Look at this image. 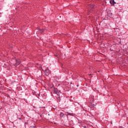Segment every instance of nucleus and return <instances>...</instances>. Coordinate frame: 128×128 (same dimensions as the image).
Here are the masks:
<instances>
[{
	"instance_id": "nucleus-1",
	"label": "nucleus",
	"mask_w": 128,
	"mask_h": 128,
	"mask_svg": "<svg viewBox=\"0 0 128 128\" xmlns=\"http://www.w3.org/2000/svg\"><path fill=\"white\" fill-rule=\"evenodd\" d=\"M53 90H54V94H58V96H60V92H58V88H54Z\"/></svg>"
},
{
	"instance_id": "nucleus-2",
	"label": "nucleus",
	"mask_w": 128,
	"mask_h": 128,
	"mask_svg": "<svg viewBox=\"0 0 128 128\" xmlns=\"http://www.w3.org/2000/svg\"><path fill=\"white\" fill-rule=\"evenodd\" d=\"M110 2L111 4H116V2H114V0H110Z\"/></svg>"
},
{
	"instance_id": "nucleus-3",
	"label": "nucleus",
	"mask_w": 128,
	"mask_h": 128,
	"mask_svg": "<svg viewBox=\"0 0 128 128\" xmlns=\"http://www.w3.org/2000/svg\"><path fill=\"white\" fill-rule=\"evenodd\" d=\"M112 12H110V11H109L107 12V16H112Z\"/></svg>"
},
{
	"instance_id": "nucleus-4",
	"label": "nucleus",
	"mask_w": 128,
	"mask_h": 128,
	"mask_svg": "<svg viewBox=\"0 0 128 128\" xmlns=\"http://www.w3.org/2000/svg\"><path fill=\"white\" fill-rule=\"evenodd\" d=\"M38 30L39 32H44V29H42L40 28H38Z\"/></svg>"
},
{
	"instance_id": "nucleus-5",
	"label": "nucleus",
	"mask_w": 128,
	"mask_h": 128,
	"mask_svg": "<svg viewBox=\"0 0 128 128\" xmlns=\"http://www.w3.org/2000/svg\"><path fill=\"white\" fill-rule=\"evenodd\" d=\"M96 106V104H94V103H92L91 104V108H94V106Z\"/></svg>"
},
{
	"instance_id": "nucleus-6",
	"label": "nucleus",
	"mask_w": 128,
	"mask_h": 128,
	"mask_svg": "<svg viewBox=\"0 0 128 128\" xmlns=\"http://www.w3.org/2000/svg\"><path fill=\"white\" fill-rule=\"evenodd\" d=\"M60 116L61 118H64V114L62 112H60Z\"/></svg>"
},
{
	"instance_id": "nucleus-7",
	"label": "nucleus",
	"mask_w": 128,
	"mask_h": 128,
	"mask_svg": "<svg viewBox=\"0 0 128 128\" xmlns=\"http://www.w3.org/2000/svg\"><path fill=\"white\" fill-rule=\"evenodd\" d=\"M16 63L17 64H20V62L18 60H16Z\"/></svg>"
},
{
	"instance_id": "nucleus-8",
	"label": "nucleus",
	"mask_w": 128,
	"mask_h": 128,
	"mask_svg": "<svg viewBox=\"0 0 128 128\" xmlns=\"http://www.w3.org/2000/svg\"><path fill=\"white\" fill-rule=\"evenodd\" d=\"M45 71L46 72H50V70H48V68L46 69Z\"/></svg>"
},
{
	"instance_id": "nucleus-9",
	"label": "nucleus",
	"mask_w": 128,
	"mask_h": 128,
	"mask_svg": "<svg viewBox=\"0 0 128 128\" xmlns=\"http://www.w3.org/2000/svg\"><path fill=\"white\" fill-rule=\"evenodd\" d=\"M31 128H36V126H31Z\"/></svg>"
},
{
	"instance_id": "nucleus-10",
	"label": "nucleus",
	"mask_w": 128,
	"mask_h": 128,
	"mask_svg": "<svg viewBox=\"0 0 128 128\" xmlns=\"http://www.w3.org/2000/svg\"><path fill=\"white\" fill-rule=\"evenodd\" d=\"M68 114H69L70 116H71V114H70V113H68Z\"/></svg>"
},
{
	"instance_id": "nucleus-11",
	"label": "nucleus",
	"mask_w": 128,
	"mask_h": 128,
	"mask_svg": "<svg viewBox=\"0 0 128 128\" xmlns=\"http://www.w3.org/2000/svg\"><path fill=\"white\" fill-rule=\"evenodd\" d=\"M18 120H22V118H18Z\"/></svg>"
},
{
	"instance_id": "nucleus-12",
	"label": "nucleus",
	"mask_w": 128,
	"mask_h": 128,
	"mask_svg": "<svg viewBox=\"0 0 128 128\" xmlns=\"http://www.w3.org/2000/svg\"><path fill=\"white\" fill-rule=\"evenodd\" d=\"M84 128H86V126H84Z\"/></svg>"
},
{
	"instance_id": "nucleus-13",
	"label": "nucleus",
	"mask_w": 128,
	"mask_h": 128,
	"mask_svg": "<svg viewBox=\"0 0 128 128\" xmlns=\"http://www.w3.org/2000/svg\"><path fill=\"white\" fill-rule=\"evenodd\" d=\"M77 86H78V85H77Z\"/></svg>"
},
{
	"instance_id": "nucleus-14",
	"label": "nucleus",
	"mask_w": 128,
	"mask_h": 128,
	"mask_svg": "<svg viewBox=\"0 0 128 128\" xmlns=\"http://www.w3.org/2000/svg\"><path fill=\"white\" fill-rule=\"evenodd\" d=\"M25 124H28L27 122H25Z\"/></svg>"
}]
</instances>
